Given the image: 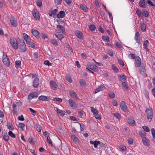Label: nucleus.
Wrapping results in <instances>:
<instances>
[{
  "mask_svg": "<svg viewBox=\"0 0 155 155\" xmlns=\"http://www.w3.org/2000/svg\"><path fill=\"white\" fill-rule=\"evenodd\" d=\"M145 112L148 121L150 122L152 120L153 117V109L150 107L147 108Z\"/></svg>",
  "mask_w": 155,
  "mask_h": 155,
  "instance_id": "f257e3e1",
  "label": "nucleus"
},
{
  "mask_svg": "<svg viewBox=\"0 0 155 155\" xmlns=\"http://www.w3.org/2000/svg\"><path fill=\"white\" fill-rule=\"evenodd\" d=\"M10 42L12 47L15 49L17 50L18 48L17 41L16 39L14 37H12L10 39Z\"/></svg>",
  "mask_w": 155,
  "mask_h": 155,
  "instance_id": "f03ea898",
  "label": "nucleus"
},
{
  "mask_svg": "<svg viewBox=\"0 0 155 155\" xmlns=\"http://www.w3.org/2000/svg\"><path fill=\"white\" fill-rule=\"evenodd\" d=\"M68 102L70 106L73 109H76L78 107V103L75 102L73 100L70 99L68 100Z\"/></svg>",
  "mask_w": 155,
  "mask_h": 155,
  "instance_id": "7ed1b4c3",
  "label": "nucleus"
},
{
  "mask_svg": "<svg viewBox=\"0 0 155 155\" xmlns=\"http://www.w3.org/2000/svg\"><path fill=\"white\" fill-rule=\"evenodd\" d=\"M120 107L123 111L126 112L127 110V107L124 101H122L120 102Z\"/></svg>",
  "mask_w": 155,
  "mask_h": 155,
  "instance_id": "20e7f679",
  "label": "nucleus"
},
{
  "mask_svg": "<svg viewBox=\"0 0 155 155\" xmlns=\"http://www.w3.org/2000/svg\"><path fill=\"white\" fill-rule=\"evenodd\" d=\"M38 94L36 92H34L30 94L28 96V99L29 100H31L34 98H37L38 97Z\"/></svg>",
  "mask_w": 155,
  "mask_h": 155,
  "instance_id": "39448f33",
  "label": "nucleus"
},
{
  "mask_svg": "<svg viewBox=\"0 0 155 155\" xmlns=\"http://www.w3.org/2000/svg\"><path fill=\"white\" fill-rule=\"evenodd\" d=\"M141 63V59L140 57L137 56L136 57L135 62V66L136 67H140Z\"/></svg>",
  "mask_w": 155,
  "mask_h": 155,
  "instance_id": "423d86ee",
  "label": "nucleus"
},
{
  "mask_svg": "<svg viewBox=\"0 0 155 155\" xmlns=\"http://www.w3.org/2000/svg\"><path fill=\"white\" fill-rule=\"evenodd\" d=\"M142 141L143 144L147 147H149L150 146V142L149 140L147 137H144L142 138Z\"/></svg>",
  "mask_w": 155,
  "mask_h": 155,
  "instance_id": "0eeeda50",
  "label": "nucleus"
},
{
  "mask_svg": "<svg viewBox=\"0 0 155 155\" xmlns=\"http://www.w3.org/2000/svg\"><path fill=\"white\" fill-rule=\"evenodd\" d=\"M32 13L35 19L38 20L40 18L39 13L36 9H33Z\"/></svg>",
  "mask_w": 155,
  "mask_h": 155,
  "instance_id": "6e6552de",
  "label": "nucleus"
},
{
  "mask_svg": "<svg viewBox=\"0 0 155 155\" xmlns=\"http://www.w3.org/2000/svg\"><path fill=\"white\" fill-rule=\"evenodd\" d=\"M140 35L139 32H137L136 33L134 37V39L136 41L137 43H138L139 44H141L140 39Z\"/></svg>",
  "mask_w": 155,
  "mask_h": 155,
  "instance_id": "1a4fd4ad",
  "label": "nucleus"
},
{
  "mask_svg": "<svg viewBox=\"0 0 155 155\" xmlns=\"http://www.w3.org/2000/svg\"><path fill=\"white\" fill-rule=\"evenodd\" d=\"M20 49L21 51L23 52H25L26 51V46L24 41L21 42Z\"/></svg>",
  "mask_w": 155,
  "mask_h": 155,
  "instance_id": "9d476101",
  "label": "nucleus"
},
{
  "mask_svg": "<svg viewBox=\"0 0 155 155\" xmlns=\"http://www.w3.org/2000/svg\"><path fill=\"white\" fill-rule=\"evenodd\" d=\"M10 21L11 24L14 27H16L18 25V22L15 18L13 17L10 18Z\"/></svg>",
  "mask_w": 155,
  "mask_h": 155,
  "instance_id": "9b49d317",
  "label": "nucleus"
},
{
  "mask_svg": "<svg viewBox=\"0 0 155 155\" xmlns=\"http://www.w3.org/2000/svg\"><path fill=\"white\" fill-rule=\"evenodd\" d=\"M65 12L64 11H61L57 15V17L58 18H63L65 17Z\"/></svg>",
  "mask_w": 155,
  "mask_h": 155,
  "instance_id": "f8f14e48",
  "label": "nucleus"
},
{
  "mask_svg": "<svg viewBox=\"0 0 155 155\" xmlns=\"http://www.w3.org/2000/svg\"><path fill=\"white\" fill-rule=\"evenodd\" d=\"M75 35L77 37L80 39L82 38L83 37V36L82 33L81 31H76L75 32Z\"/></svg>",
  "mask_w": 155,
  "mask_h": 155,
  "instance_id": "ddd939ff",
  "label": "nucleus"
},
{
  "mask_svg": "<svg viewBox=\"0 0 155 155\" xmlns=\"http://www.w3.org/2000/svg\"><path fill=\"white\" fill-rule=\"evenodd\" d=\"M38 99L43 101H48L49 100V97H48L41 95L39 97Z\"/></svg>",
  "mask_w": 155,
  "mask_h": 155,
  "instance_id": "4468645a",
  "label": "nucleus"
},
{
  "mask_svg": "<svg viewBox=\"0 0 155 155\" xmlns=\"http://www.w3.org/2000/svg\"><path fill=\"white\" fill-rule=\"evenodd\" d=\"M39 79L38 78H36L34 79L33 81V86L34 87H36L39 84Z\"/></svg>",
  "mask_w": 155,
  "mask_h": 155,
  "instance_id": "2eb2a0df",
  "label": "nucleus"
},
{
  "mask_svg": "<svg viewBox=\"0 0 155 155\" xmlns=\"http://www.w3.org/2000/svg\"><path fill=\"white\" fill-rule=\"evenodd\" d=\"M50 84L51 88L53 89H56L57 88V84L56 83L53 81H51Z\"/></svg>",
  "mask_w": 155,
  "mask_h": 155,
  "instance_id": "dca6fc26",
  "label": "nucleus"
},
{
  "mask_svg": "<svg viewBox=\"0 0 155 155\" xmlns=\"http://www.w3.org/2000/svg\"><path fill=\"white\" fill-rule=\"evenodd\" d=\"M149 41L147 40H146L144 41L143 43V45L144 48L147 51H148L149 50V49L148 48V46L149 44Z\"/></svg>",
  "mask_w": 155,
  "mask_h": 155,
  "instance_id": "f3484780",
  "label": "nucleus"
},
{
  "mask_svg": "<svg viewBox=\"0 0 155 155\" xmlns=\"http://www.w3.org/2000/svg\"><path fill=\"white\" fill-rule=\"evenodd\" d=\"M69 93L70 95L71 96V97L73 98H78V96L77 94L74 92V90H71L69 91Z\"/></svg>",
  "mask_w": 155,
  "mask_h": 155,
  "instance_id": "a211bd4d",
  "label": "nucleus"
},
{
  "mask_svg": "<svg viewBox=\"0 0 155 155\" xmlns=\"http://www.w3.org/2000/svg\"><path fill=\"white\" fill-rule=\"evenodd\" d=\"M90 143L91 144H94L95 148H97V146L101 143V142L99 141H93L92 140H91Z\"/></svg>",
  "mask_w": 155,
  "mask_h": 155,
  "instance_id": "6ab92c4d",
  "label": "nucleus"
},
{
  "mask_svg": "<svg viewBox=\"0 0 155 155\" xmlns=\"http://www.w3.org/2000/svg\"><path fill=\"white\" fill-rule=\"evenodd\" d=\"M104 88V86L102 85H101L95 89V91L94 92V93L96 94L100 91H102L103 90Z\"/></svg>",
  "mask_w": 155,
  "mask_h": 155,
  "instance_id": "aec40b11",
  "label": "nucleus"
},
{
  "mask_svg": "<svg viewBox=\"0 0 155 155\" xmlns=\"http://www.w3.org/2000/svg\"><path fill=\"white\" fill-rule=\"evenodd\" d=\"M57 28L58 30L62 33H64V28L61 25H57Z\"/></svg>",
  "mask_w": 155,
  "mask_h": 155,
  "instance_id": "412c9836",
  "label": "nucleus"
},
{
  "mask_svg": "<svg viewBox=\"0 0 155 155\" xmlns=\"http://www.w3.org/2000/svg\"><path fill=\"white\" fill-rule=\"evenodd\" d=\"M89 67L90 69L94 71H97V67L94 64H92L89 65Z\"/></svg>",
  "mask_w": 155,
  "mask_h": 155,
  "instance_id": "4be33fe9",
  "label": "nucleus"
},
{
  "mask_svg": "<svg viewBox=\"0 0 155 155\" xmlns=\"http://www.w3.org/2000/svg\"><path fill=\"white\" fill-rule=\"evenodd\" d=\"M80 6V8L84 12H88V8L86 5L81 4Z\"/></svg>",
  "mask_w": 155,
  "mask_h": 155,
  "instance_id": "5701e85b",
  "label": "nucleus"
},
{
  "mask_svg": "<svg viewBox=\"0 0 155 155\" xmlns=\"http://www.w3.org/2000/svg\"><path fill=\"white\" fill-rule=\"evenodd\" d=\"M139 5L141 8H145V2L144 0H140Z\"/></svg>",
  "mask_w": 155,
  "mask_h": 155,
  "instance_id": "b1692460",
  "label": "nucleus"
},
{
  "mask_svg": "<svg viewBox=\"0 0 155 155\" xmlns=\"http://www.w3.org/2000/svg\"><path fill=\"white\" fill-rule=\"evenodd\" d=\"M4 64L7 67H8L10 65V61L9 59H5L2 60Z\"/></svg>",
  "mask_w": 155,
  "mask_h": 155,
  "instance_id": "393cba45",
  "label": "nucleus"
},
{
  "mask_svg": "<svg viewBox=\"0 0 155 155\" xmlns=\"http://www.w3.org/2000/svg\"><path fill=\"white\" fill-rule=\"evenodd\" d=\"M23 35L24 39L26 41L27 43H29V41H30V38H29V36L25 33H23Z\"/></svg>",
  "mask_w": 155,
  "mask_h": 155,
  "instance_id": "a878e982",
  "label": "nucleus"
},
{
  "mask_svg": "<svg viewBox=\"0 0 155 155\" xmlns=\"http://www.w3.org/2000/svg\"><path fill=\"white\" fill-rule=\"evenodd\" d=\"M118 78L119 80L120 81H122V80L124 81H125L127 80L126 76L125 75H119Z\"/></svg>",
  "mask_w": 155,
  "mask_h": 155,
  "instance_id": "bb28decb",
  "label": "nucleus"
},
{
  "mask_svg": "<svg viewBox=\"0 0 155 155\" xmlns=\"http://www.w3.org/2000/svg\"><path fill=\"white\" fill-rule=\"evenodd\" d=\"M50 41L51 43L53 45L55 46H57L58 45V44L57 41L54 39H51L50 40Z\"/></svg>",
  "mask_w": 155,
  "mask_h": 155,
  "instance_id": "cd10ccee",
  "label": "nucleus"
},
{
  "mask_svg": "<svg viewBox=\"0 0 155 155\" xmlns=\"http://www.w3.org/2000/svg\"><path fill=\"white\" fill-rule=\"evenodd\" d=\"M7 126L9 130H13L14 128L12 123H7Z\"/></svg>",
  "mask_w": 155,
  "mask_h": 155,
  "instance_id": "c85d7f7f",
  "label": "nucleus"
},
{
  "mask_svg": "<svg viewBox=\"0 0 155 155\" xmlns=\"http://www.w3.org/2000/svg\"><path fill=\"white\" fill-rule=\"evenodd\" d=\"M145 67L143 65H141L140 67V68L139 69V72L140 74H143L145 73H144V70H145Z\"/></svg>",
  "mask_w": 155,
  "mask_h": 155,
  "instance_id": "c756f323",
  "label": "nucleus"
},
{
  "mask_svg": "<svg viewBox=\"0 0 155 155\" xmlns=\"http://www.w3.org/2000/svg\"><path fill=\"white\" fill-rule=\"evenodd\" d=\"M18 126L19 127L22 131H24L25 124L23 123H19Z\"/></svg>",
  "mask_w": 155,
  "mask_h": 155,
  "instance_id": "7c9ffc66",
  "label": "nucleus"
},
{
  "mask_svg": "<svg viewBox=\"0 0 155 155\" xmlns=\"http://www.w3.org/2000/svg\"><path fill=\"white\" fill-rule=\"evenodd\" d=\"M55 35L56 37L60 40H61L64 37L63 35L62 34H60L58 32H57L55 34Z\"/></svg>",
  "mask_w": 155,
  "mask_h": 155,
  "instance_id": "2f4dec72",
  "label": "nucleus"
},
{
  "mask_svg": "<svg viewBox=\"0 0 155 155\" xmlns=\"http://www.w3.org/2000/svg\"><path fill=\"white\" fill-rule=\"evenodd\" d=\"M57 112L61 116H63L65 114V112L64 111L61 110L58 108L57 110Z\"/></svg>",
  "mask_w": 155,
  "mask_h": 155,
  "instance_id": "473e14b6",
  "label": "nucleus"
},
{
  "mask_svg": "<svg viewBox=\"0 0 155 155\" xmlns=\"http://www.w3.org/2000/svg\"><path fill=\"white\" fill-rule=\"evenodd\" d=\"M72 139L73 140L74 142L76 143L78 141V138L75 136L74 134L73 135L71 136Z\"/></svg>",
  "mask_w": 155,
  "mask_h": 155,
  "instance_id": "72a5a7b5",
  "label": "nucleus"
},
{
  "mask_svg": "<svg viewBox=\"0 0 155 155\" xmlns=\"http://www.w3.org/2000/svg\"><path fill=\"white\" fill-rule=\"evenodd\" d=\"M65 78L66 80H67L70 83L72 82V80L70 75L69 74L66 75L65 76Z\"/></svg>",
  "mask_w": 155,
  "mask_h": 155,
  "instance_id": "f704fd0d",
  "label": "nucleus"
},
{
  "mask_svg": "<svg viewBox=\"0 0 155 155\" xmlns=\"http://www.w3.org/2000/svg\"><path fill=\"white\" fill-rule=\"evenodd\" d=\"M80 84L81 86L85 87L86 86V84L85 81L83 79L81 80L80 81Z\"/></svg>",
  "mask_w": 155,
  "mask_h": 155,
  "instance_id": "c9c22d12",
  "label": "nucleus"
},
{
  "mask_svg": "<svg viewBox=\"0 0 155 155\" xmlns=\"http://www.w3.org/2000/svg\"><path fill=\"white\" fill-rule=\"evenodd\" d=\"M128 123L131 125H132L133 124H134L135 121L134 120L131 118H129L128 120Z\"/></svg>",
  "mask_w": 155,
  "mask_h": 155,
  "instance_id": "e433bc0d",
  "label": "nucleus"
},
{
  "mask_svg": "<svg viewBox=\"0 0 155 155\" xmlns=\"http://www.w3.org/2000/svg\"><path fill=\"white\" fill-rule=\"evenodd\" d=\"M32 35L35 37H37L38 36L39 34L38 31L36 30H32Z\"/></svg>",
  "mask_w": 155,
  "mask_h": 155,
  "instance_id": "4c0bfd02",
  "label": "nucleus"
},
{
  "mask_svg": "<svg viewBox=\"0 0 155 155\" xmlns=\"http://www.w3.org/2000/svg\"><path fill=\"white\" fill-rule=\"evenodd\" d=\"M15 66L16 67L20 68L21 65V61L19 60L16 61L15 62Z\"/></svg>",
  "mask_w": 155,
  "mask_h": 155,
  "instance_id": "58836bf2",
  "label": "nucleus"
},
{
  "mask_svg": "<svg viewBox=\"0 0 155 155\" xmlns=\"http://www.w3.org/2000/svg\"><path fill=\"white\" fill-rule=\"evenodd\" d=\"M84 113V112L81 110H79L78 112V115L81 117H83Z\"/></svg>",
  "mask_w": 155,
  "mask_h": 155,
  "instance_id": "ea45409f",
  "label": "nucleus"
},
{
  "mask_svg": "<svg viewBox=\"0 0 155 155\" xmlns=\"http://www.w3.org/2000/svg\"><path fill=\"white\" fill-rule=\"evenodd\" d=\"M122 85L125 90H127L128 89L129 87L128 86L125 82H123L122 83Z\"/></svg>",
  "mask_w": 155,
  "mask_h": 155,
  "instance_id": "a19ab883",
  "label": "nucleus"
},
{
  "mask_svg": "<svg viewBox=\"0 0 155 155\" xmlns=\"http://www.w3.org/2000/svg\"><path fill=\"white\" fill-rule=\"evenodd\" d=\"M89 29L91 31H94L96 29V27L94 25H90L89 27Z\"/></svg>",
  "mask_w": 155,
  "mask_h": 155,
  "instance_id": "79ce46f5",
  "label": "nucleus"
},
{
  "mask_svg": "<svg viewBox=\"0 0 155 155\" xmlns=\"http://www.w3.org/2000/svg\"><path fill=\"white\" fill-rule=\"evenodd\" d=\"M112 68L115 72H117L118 71V69L117 67L113 64L112 65Z\"/></svg>",
  "mask_w": 155,
  "mask_h": 155,
  "instance_id": "37998d69",
  "label": "nucleus"
},
{
  "mask_svg": "<svg viewBox=\"0 0 155 155\" xmlns=\"http://www.w3.org/2000/svg\"><path fill=\"white\" fill-rule=\"evenodd\" d=\"M114 116L118 119H120L121 117L120 115L118 113H115L114 114Z\"/></svg>",
  "mask_w": 155,
  "mask_h": 155,
  "instance_id": "c03bdc74",
  "label": "nucleus"
},
{
  "mask_svg": "<svg viewBox=\"0 0 155 155\" xmlns=\"http://www.w3.org/2000/svg\"><path fill=\"white\" fill-rule=\"evenodd\" d=\"M3 138L4 140L6 141H8L9 140V137L7 134H4L3 136Z\"/></svg>",
  "mask_w": 155,
  "mask_h": 155,
  "instance_id": "a18cd8bd",
  "label": "nucleus"
},
{
  "mask_svg": "<svg viewBox=\"0 0 155 155\" xmlns=\"http://www.w3.org/2000/svg\"><path fill=\"white\" fill-rule=\"evenodd\" d=\"M47 142L50 144L51 146H53V144L52 141L50 139V138L49 136L47 137Z\"/></svg>",
  "mask_w": 155,
  "mask_h": 155,
  "instance_id": "49530a36",
  "label": "nucleus"
},
{
  "mask_svg": "<svg viewBox=\"0 0 155 155\" xmlns=\"http://www.w3.org/2000/svg\"><path fill=\"white\" fill-rule=\"evenodd\" d=\"M53 101H58L59 102H62V99L58 97H55L53 98Z\"/></svg>",
  "mask_w": 155,
  "mask_h": 155,
  "instance_id": "de8ad7c7",
  "label": "nucleus"
},
{
  "mask_svg": "<svg viewBox=\"0 0 155 155\" xmlns=\"http://www.w3.org/2000/svg\"><path fill=\"white\" fill-rule=\"evenodd\" d=\"M28 45H29V47L33 48L35 46V44L33 42H31L30 41H29V43H27Z\"/></svg>",
  "mask_w": 155,
  "mask_h": 155,
  "instance_id": "09e8293b",
  "label": "nucleus"
},
{
  "mask_svg": "<svg viewBox=\"0 0 155 155\" xmlns=\"http://www.w3.org/2000/svg\"><path fill=\"white\" fill-rule=\"evenodd\" d=\"M36 126H37V128H36L37 130L39 132H40L41 131V129H42V127H41V126L39 124H37Z\"/></svg>",
  "mask_w": 155,
  "mask_h": 155,
  "instance_id": "8fccbe9b",
  "label": "nucleus"
},
{
  "mask_svg": "<svg viewBox=\"0 0 155 155\" xmlns=\"http://www.w3.org/2000/svg\"><path fill=\"white\" fill-rule=\"evenodd\" d=\"M115 45L116 47L119 48H121L123 47L121 44L117 42L115 43Z\"/></svg>",
  "mask_w": 155,
  "mask_h": 155,
  "instance_id": "3c124183",
  "label": "nucleus"
},
{
  "mask_svg": "<svg viewBox=\"0 0 155 155\" xmlns=\"http://www.w3.org/2000/svg\"><path fill=\"white\" fill-rule=\"evenodd\" d=\"M102 39L104 41H109V37L107 36H102Z\"/></svg>",
  "mask_w": 155,
  "mask_h": 155,
  "instance_id": "603ef678",
  "label": "nucleus"
},
{
  "mask_svg": "<svg viewBox=\"0 0 155 155\" xmlns=\"http://www.w3.org/2000/svg\"><path fill=\"white\" fill-rule=\"evenodd\" d=\"M8 134L9 136L11 137L12 138H14L15 137V134L12 131H9L8 132Z\"/></svg>",
  "mask_w": 155,
  "mask_h": 155,
  "instance_id": "864d4df0",
  "label": "nucleus"
},
{
  "mask_svg": "<svg viewBox=\"0 0 155 155\" xmlns=\"http://www.w3.org/2000/svg\"><path fill=\"white\" fill-rule=\"evenodd\" d=\"M151 132L153 136V137L155 140V130L154 128H152L151 129Z\"/></svg>",
  "mask_w": 155,
  "mask_h": 155,
  "instance_id": "5fc2aeb1",
  "label": "nucleus"
},
{
  "mask_svg": "<svg viewBox=\"0 0 155 155\" xmlns=\"http://www.w3.org/2000/svg\"><path fill=\"white\" fill-rule=\"evenodd\" d=\"M141 28L142 31H145L146 29L145 25L144 23L142 24L141 26Z\"/></svg>",
  "mask_w": 155,
  "mask_h": 155,
  "instance_id": "6e6d98bb",
  "label": "nucleus"
},
{
  "mask_svg": "<svg viewBox=\"0 0 155 155\" xmlns=\"http://www.w3.org/2000/svg\"><path fill=\"white\" fill-rule=\"evenodd\" d=\"M44 64L46 65H48V66H51L52 65V63L49 62L48 61H45L44 62Z\"/></svg>",
  "mask_w": 155,
  "mask_h": 155,
  "instance_id": "4d7b16f0",
  "label": "nucleus"
},
{
  "mask_svg": "<svg viewBox=\"0 0 155 155\" xmlns=\"http://www.w3.org/2000/svg\"><path fill=\"white\" fill-rule=\"evenodd\" d=\"M37 6L39 7H40L42 5V2L40 0H38L37 2Z\"/></svg>",
  "mask_w": 155,
  "mask_h": 155,
  "instance_id": "13d9d810",
  "label": "nucleus"
},
{
  "mask_svg": "<svg viewBox=\"0 0 155 155\" xmlns=\"http://www.w3.org/2000/svg\"><path fill=\"white\" fill-rule=\"evenodd\" d=\"M128 56L129 58H130L132 59H136V57L135 56L134 54H129L128 55Z\"/></svg>",
  "mask_w": 155,
  "mask_h": 155,
  "instance_id": "bf43d9fd",
  "label": "nucleus"
},
{
  "mask_svg": "<svg viewBox=\"0 0 155 155\" xmlns=\"http://www.w3.org/2000/svg\"><path fill=\"white\" fill-rule=\"evenodd\" d=\"M62 0H54V2L55 4L57 5H59L61 4Z\"/></svg>",
  "mask_w": 155,
  "mask_h": 155,
  "instance_id": "052dcab7",
  "label": "nucleus"
},
{
  "mask_svg": "<svg viewBox=\"0 0 155 155\" xmlns=\"http://www.w3.org/2000/svg\"><path fill=\"white\" fill-rule=\"evenodd\" d=\"M142 128L144 130L147 132L149 131V128L148 127L146 126H144L142 127Z\"/></svg>",
  "mask_w": 155,
  "mask_h": 155,
  "instance_id": "680f3d73",
  "label": "nucleus"
},
{
  "mask_svg": "<svg viewBox=\"0 0 155 155\" xmlns=\"http://www.w3.org/2000/svg\"><path fill=\"white\" fill-rule=\"evenodd\" d=\"M109 96L111 98H114L115 97V94L114 92H111L109 94Z\"/></svg>",
  "mask_w": 155,
  "mask_h": 155,
  "instance_id": "e2e57ef3",
  "label": "nucleus"
},
{
  "mask_svg": "<svg viewBox=\"0 0 155 155\" xmlns=\"http://www.w3.org/2000/svg\"><path fill=\"white\" fill-rule=\"evenodd\" d=\"M136 13L139 17H140L142 14V13L139 9H137L136 11Z\"/></svg>",
  "mask_w": 155,
  "mask_h": 155,
  "instance_id": "0e129e2a",
  "label": "nucleus"
},
{
  "mask_svg": "<svg viewBox=\"0 0 155 155\" xmlns=\"http://www.w3.org/2000/svg\"><path fill=\"white\" fill-rule=\"evenodd\" d=\"M140 136L142 137V138H143L144 137H146L145 136H146V134L145 132H143V133L141 132L139 134Z\"/></svg>",
  "mask_w": 155,
  "mask_h": 155,
  "instance_id": "69168bd1",
  "label": "nucleus"
},
{
  "mask_svg": "<svg viewBox=\"0 0 155 155\" xmlns=\"http://www.w3.org/2000/svg\"><path fill=\"white\" fill-rule=\"evenodd\" d=\"M143 15L145 17H147L149 15V13L147 11H143Z\"/></svg>",
  "mask_w": 155,
  "mask_h": 155,
  "instance_id": "338daca9",
  "label": "nucleus"
},
{
  "mask_svg": "<svg viewBox=\"0 0 155 155\" xmlns=\"http://www.w3.org/2000/svg\"><path fill=\"white\" fill-rule=\"evenodd\" d=\"M108 54L110 56H112L113 55V52L112 50H109L107 52Z\"/></svg>",
  "mask_w": 155,
  "mask_h": 155,
  "instance_id": "774afa93",
  "label": "nucleus"
}]
</instances>
